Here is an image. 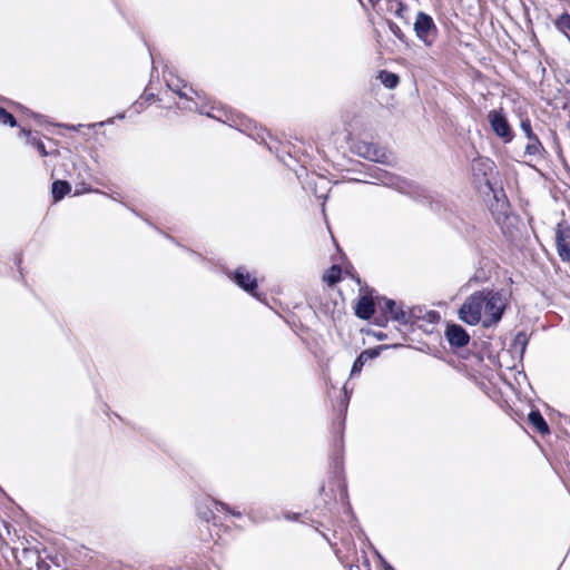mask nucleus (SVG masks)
<instances>
[{
	"instance_id": "25",
	"label": "nucleus",
	"mask_w": 570,
	"mask_h": 570,
	"mask_svg": "<svg viewBox=\"0 0 570 570\" xmlns=\"http://www.w3.org/2000/svg\"><path fill=\"white\" fill-rule=\"evenodd\" d=\"M371 176L376 180L373 184L393 185V177L386 171L377 170L374 175L371 174Z\"/></svg>"
},
{
	"instance_id": "36",
	"label": "nucleus",
	"mask_w": 570,
	"mask_h": 570,
	"mask_svg": "<svg viewBox=\"0 0 570 570\" xmlns=\"http://www.w3.org/2000/svg\"><path fill=\"white\" fill-rule=\"evenodd\" d=\"M421 39H422V40H424V42H425V45H426V46H431V45H432V42L429 40V38L423 37V38H421Z\"/></svg>"
},
{
	"instance_id": "31",
	"label": "nucleus",
	"mask_w": 570,
	"mask_h": 570,
	"mask_svg": "<svg viewBox=\"0 0 570 570\" xmlns=\"http://www.w3.org/2000/svg\"><path fill=\"white\" fill-rule=\"evenodd\" d=\"M49 564L45 560H39L37 562V569L38 570H49Z\"/></svg>"
},
{
	"instance_id": "37",
	"label": "nucleus",
	"mask_w": 570,
	"mask_h": 570,
	"mask_svg": "<svg viewBox=\"0 0 570 570\" xmlns=\"http://www.w3.org/2000/svg\"><path fill=\"white\" fill-rule=\"evenodd\" d=\"M248 517H249L250 519H253V520H256L253 511H250V512L248 513Z\"/></svg>"
},
{
	"instance_id": "42",
	"label": "nucleus",
	"mask_w": 570,
	"mask_h": 570,
	"mask_svg": "<svg viewBox=\"0 0 570 570\" xmlns=\"http://www.w3.org/2000/svg\"><path fill=\"white\" fill-rule=\"evenodd\" d=\"M452 17H453L454 19H456V20L459 19L458 14H455V13H453V14H452Z\"/></svg>"
},
{
	"instance_id": "27",
	"label": "nucleus",
	"mask_w": 570,
	"mask_h": 570,
	"mask_svg": "<svg viewBox=\"0 0 570 570\" xmlns=\"http://www.w3.org/2000/svg\"><path fill=\"white\" fill-rule=\"evenodd\" d=\"M208 502H210L214 505H219L222 510H224L225 512L230 513L234 517L239 518L242 515V513L239 511L230 509V507L227 503H225V502H222V501H218V500H208Z\"/></svg>"
},
{
	"instance_id": "33",
	"label": "nucleus",
	"mask_w": 570,
	"mask_h": 570,
	"mask_svg": "<svg viewBox=\"0 0 570 570\" xmlns=\"http://www.w3.org/2000/svg\"><path fill=\"white\" fill-rule=\"evenodd\" d=\"M155 97V95L153 92H147V90H145L144 95H142V98L146 100V102L153 100Z\"/></svg>"
},
{
	"instance_id": "19",
	"label": "nucleus",
	"mask_w": 570,
	"mask_h": 570,
	"mask_svg": "<svg viewBox=\"0 0 570 570\" xmlns=\"http://www.w3.org/2000/svg\"><path fill=\"white\" fill-rule=\"evenodd\" d=\"M528 420L539 433H549L548 423L539 410H532L528 415Z\"/></svg>"
},
{
	"instance_id": "43",
	"label": "nucleus",
	"mask_w": 570,
	"mask_h": 570,
	"mask_svg": "<svg viewBox=\"0 0 570 570\" xmlns=\"http://www.w3.org/2000/svg\"><path fill=\"white\" fill-rule=\"evenodd\" d=\"M377 337H379L380 340H382L384 336H383V334H379V335H377Z\"/></svg>"
},
{
	"instance_id": "16",
	"label": "nucleus",
	"mask_w": 570,
	"mask_h": 570,
	"mask_svg": "<svg viewBox=\"0 0 570 570\" xmlns=\"http://www.w3.org/2000/svg\"><path fill=\"white\" fill-rule=\"evenodd\" d=\"M385 6L386 11L404 20L406 24H410V20L405 18V13L409 11V6L405 2L401 0H385Z\"/></svg>"
},
{
	"instance_id": "39",
	"label": "nucleus",
	"mask_w": 570,
	"mask_h": 570,
	"mask_svg": "<svg viewBox=\"0 0 570 570\" xmlns=\"http://www.w3.org/2000/svg\"><path fill=\"white\" fill-rule=\"evenodd\" d=\"M116 118L122 119V118H125V115L124 114H119V115L116 116Z\"/></svg>"
},
{
	"instance_id": "23",
	"label": "nucleus",
	"mask_w": 570,
	"mask_h": 570,
	"mask_svg": "<svg viewBox=\"0 0 570 570\" xmlns=\"http://www.w3.org/2000/svg\"><path fill=\"white\" fill-rule=\"evenodd\" d=\"M439 21L443 24L448 36H455L456 32L459 33V36L462 35V32L458 29L456 24L454 23L451 17L441 16L439 17Z\"/></svg>"
},
{
	"instance_id": "17",
	"label": "nucleus",
	"mask_w": 570,
	"mask_h": 570,
	"mask_svg": "<svg viewBox=\"0 0 570 570\" xmlns=\"http://www.w3.org/2000/svg\"><path fill=\"white\" fill-rule=\"evenodd\" d=\"M208 500H214L213 498H205L197 504V513L199 518L209 522L215 519L214 509H217L219 505H214Z\"/></svg>"
},
{
	"instance_id": "22",
	"label": "nucleus",
	"mask_w": 570,
	"mask_h": 570,
	"mask_svg": "<svg viewBox=\"0 0 570 570\" xmlns=\"http://www.w3.org/2000/svg\"><path fill=\"white\" fill-rule=\"evenodd\" d=\"M554 26L557 30L563 36H569L570 33V13L563 11L554 19Z\"/></svg>"
},
{
	"instance_id": "5",
	"label": "nucleus",
	"mask_w": 570,
	"mask_h": 570,
	"mask_svg": "<svg viewBox=\"0 0 570 570\" xmlns=\"http://www.w3.org/2000/svg\"><path fill=\"white\" fill-rule=\"evenodd\" d=\"M352 151L370 161L374 163H381V164H387L389 163V156L386 155V151L384 148L380 147L376 144L368 142V141H356L352 146Z\"/></svg>"
},
{
	"instance_id": "1",
	"label": "nucleus",
	"mask_w": 570,
	"mask_h": 570,
	"mask_svg": "<svg viewBox=\"0 0 570 570\" xmlns=\"http://www.w3.org/2000/svg\"><path fill=\"white\" fill-rule=\"evenodd\" d=\"M482 298L483 302V325L491 326L501 321L504 311L509 304V295L504 291L483 289Z\"/></svg>"
},
{
	"instance_id": "40",
	"label": "nucleus",
	"mask_w": 570,
	"mask_h": 570,
	"mask_svg": "<svg viewBox=\"0 0 570 570\" xmlns=\"http://www.w3.org/2000/svg\"><path fill=\"white\" fill-rule=\"evenodd\" d=\"M428 315H429L430 317H432V316H435V313H434V312H429V313H428Z\"/></svg>"
},
{
	"instance_id": "7",
	"label": "nucleus",
	"mask_w": 570,
	"mask_h": 570,
	"mask_svg": "<svg viewBox=\"0 0 570 570\" xmlns=\"http://www.w3.org/2000/svg\"><path fill=\"white\" fill-rule=\"evenodd\" d=\"M520 128L529 140L524 148V154L528 156L543 157L546 149L540 141L539 137L533 132L531 121L529 118L521 119Z\"/></svg>"
},
{
	"instance_id": "34",
	"label": "nucleus",
	"mask_w": 570,
	"mask_h": 570,
	"mask_svg": "<svg viewBox=\"0 0 570 570\" xmlns=\"http://www.w3.org/2000/svg\"><path fill=\"white\" fill-rule=\"evenodd\" d=\"M370 2V4L372 6V8L375 10V11H379L377 7L380 6L381 3V0H367Z\"/></svg>"
},
{
	"instance_id": "12",
	"label": "nucleus",
	"mask_w": 570,
	"mask_h": 570,
	"mask_svg": "<svg viewBox=\"0 0 570 570\" xmlns=\"http://www.w3.org/2000/svg\"><path fill=\"white\" fill-rule=\"evenodd\" d=\"M232 279L244 291L254 294V291L257 288V279L252 276L244 267L237 268L233 275Z\"/></svg>"
},
{
	"instance_id": "15",
	"label": "nucleus",
	"mask_w": 570,
	"mask_h": 570,
	"mask_svg": "<svg viewBox=\"0 0 570 570\" xmlns=\"http://www.w3.org/2000/svg\"><path fill=\"white\" fill-rule=\"evenodd\" d=\"M405 193L419 202L429 204L431 206V208H433V202H434L433 195L431 194V191H429L424 187L419 186V185H409V190H406Z\"/></svg>"
},
{
	"instance_id": "21",
	"label": "nucleus",
	"mask_w": 570,
	"mask_h": 570,
	"mask_svg": "<svg viewBox=\"0 0 570 570\" xmlns=\"http://www.w3.org/2000/svg\"><path fill=\"white\" fill-rule=\"evenodd\" d=\"M71 187L70 184L66 180H56L52 183L51 193L52 198L56 202L61 200L67 194H69Z\"/></svg>"
},
{
	"instance_id": "14",
	"label": "nucleus",
	"mask_w": 570,
	"mask_h": 570,
	"mask_svg": "<svg viewBox=\"0 0 570 570\" xmlns=\"http://www.w3.org/2000/svg\"><path fill=\"white\" fill-rule=\"evenodd\" d=\"M379 356V351L376 348H368L361 352V354L354 361L351 368V376L358 375L362 372L364 364Z\"/></svg>"
},
{
	"instance_id": "26",
	"label": "nucleus",
	"mask_w": 570,
	"mask_h": 570,
	"mask_svg": "<svg viewBox=\"0 0 570 570\" xmlns=\"http://www.w3.org/2000/svg\"><path fill=\"white\" fill-rule=\"evenodd\" d=\"M341 278V268L338 266H332L330 274L325 276V281L330 285L336 284Z\"/></svg>"
},
{
	"instance_id": "3",
	"label": "nucleus",
	"mask_w": 570,
	"mask_h": 570,
	"mask_svg": "<svg viewBox=\"0 0 570 570\" xmlns=\"http://www.w3.org/2000/svg\"><path fill=\"white\" fill-rule=\"evenodd\" d=\"M482 292L471 294L459 309V317L469 325H476L483 316Z\"/></svg>"
},
{
	"instance_id": "30",
	"label": "nucleus",
	"mask_w": 570,
	"mask_h": 570,
	"mask_svg": "<svg viewBox=\"0 0 570 570\" xmlns=\"http://www.w3.org/2000/svg\"><path fill=\"white\" fill-rule=\"evenodd\" d=\"M114 119H115V118H109V119H107V120H105V121H99V122H96V124H90V125H88V128H95V127H97V126L102 127V126H105V125H107V124H112V122H114Z\"/></svg>"
},
{
	"instance_id": "8",
	"label": "nucleus",
	"mask_w": 570,
	"mask_h": 570,
	"mask_svg": "<svg viewBox=\"0 0 570 570\" xmlns=\"http://www.w3.org/2000/svg\"><path fill=\"white\" fill-rule=\"evenodd\" d=\"M556 247L562 262H570V226L560 222L556 227Z\"/></svg>"
},
{
	"instance_id": "4",
	"label": "nucleus",
	"mask_w": 570,
	"mask_h": 570,
	"mask_svg": "<svg viewBox=\"0 0 570 570\" xmlns=\"http://www.w3.org/2000/svg\"><path fill=\"white\" fill-rule=\"evenodd\" d=\"M495 168L494 161L489 157L476 156L472 159L471 171L473 179L476 184L484 185L492 189L490 184V177Z\"/></svg>"
},
{
	"instance_id": "41",
	"label": "nucleus",
	"mask_w": 570,
	"mask_h": 570,
	"mask_svg": "<svg viewBox=\"0 0 570 570\" xmlns=\"http://www.w3.org/2000/svg\"><path fill=\"white\" fill-rule=\"evenodd\" d=\"M135 106H140V107H141V106H142V102L137 101V102L135 104Z\"/></svg>"
},
{
	"instance_id": "18",
	"label": "nucleus",
	"mask_w": 570,
	"mask_h": 570,
	"mask_svg": "<svg viewBox=\"0 0 570 570\" xmlns=\"http://www.w3.org/2000/svg\"><path fill=\"white\" fill-rule=\"evenodd\" d=\"M20 135L26 136V142L35 147L42 157L48 156V151L46 149L43 141L37 135H33L30 130H27L26 128H22L20 130Z\"/></svg>"
},
{
	"instance_id": "2",
	"label": "nucleus",
	"mask_w": 570,
	"mask_h": 570,
	"mask_svg": "<svg viewBox=\"0 0 570 570\" xmlns=\"http://www.w3.org/2000/svg\"><path fill=\"white\" fill-rule=\"evenodd\" d=\"M379 306L384 314H390L393 321L402 325L414 324L420 318L421 309L411 308L405 309L402 303H396L394 299L382 297L379 299Z\"/></svg>"
},
{
	"instance_id": "24",
	"label": "nucleus",
	"mask_w": 570,
	"mask_h": 570,
	"mask_svg": "<svg viewBox=\"0 0 570 570\" xmlns=\"http://www.w3.org/2000/svg\"><path fill=\"white\" fill-rule=\"evenodd\" d=\"M0 125L10 127L18 125L16 117L3 107H0Z\"/></svg>"
},
{
	"instance_id": "9",
	"label": "nucleus",
	"mask_w": 570,
	"mask_h": 570,
	"mask_svg": "<svg viewBox=\"0 0 570 570\" xmlns=\"http://www.w3.org/2000/svg\"><path fill=\"white\" fill-rule=\"evenodd\" d=\"M166 83H167V87L176 92L180 98H184V99H187L189 100L191 104H189L187 106V109L188 110H196L198 111L199 114H206L208 117H212V118H216V119H219L223 121V119L220 117H218L217 115L215 114H212L209 111H204L203 109H199L198 108V105L197 102L193 101V98L188 96L187 91L183 90L184 88H187V83L184 82L181 79L179 78H170V79H166ZM229 118H227L226 120H224V122L228 121Z\"/></svg>"
},
{
	"instance_id": "13",
	"label": "nucleus",
	"mask_w": 570,
	"mask_h": 570,
	"mask_svg": "<svg viewBox=\"0 0 570 570\" xmlns=\"http://www.w3.org/2000/svg\"><path fill=\"white\" fill-rule=\"evenodd\" d=\"M375 313V304L368 296H362L355 306V315L362 320H370Z\"/></svg>"
},
{
	"instance_id": "10",
	"label": "nucleus",
	"mask_w": 570,
	"mask_h": 570,
	"mask_svg": "<svg viewBox=\"0 0 570 570\" xmlns=\"http://www.w3.org/2000/svg\"><path fill=\"white\" fill-rule=\"evenodd\" d=\"M413 31L415 36L436 35L438 28L433 17L424 11H419L413 22Z\"/></svg>"
},
{
	"instance_id": "38",
	"label": "nucleus",
	"mask_w": 570,
	"mask_h": 570,
	"mask_svg": "<svg viewBox=\"0 0 570 570\" xmlns=\"http://www.w3.org/2000/svg\"><path fill=\"white\" fill-rule=\"evenodd\" d=\"M189 91L195 94L197 97L199 96L198 92L196 90H194L191 87H189Z\"/></svg>"
},
{
	"instance_id": "11",
	"label": "nucleus",
	"mask_w": 570,
	"mask_h": 570,
	"mask_svg": "<svg viewBox=\"0 0 570 570\" xmlns=\"http://www.w3.org/2000/svg\"><path fill=\"white\" fill-rule=\"evenodd\" d=\"M445 336L451 346L463 347L468 345L470 336L466 331L459 324H451L446 327Z\"/></svg>"
},
{
	"instance_id": "35",
	"label": "nucleus",
	"mask_w": 570,
	"mask_h": 570,
	"mask_svg": "<svg viewBox=\"0 0 570 570\" xmlns=\"http://www.w3.org/2000/svg\"><path fill=\"white\" fill-rule=\"evenodd\" d=\"M384 570H395L390 563L385 562L383 563Z\"/></svg>"
},
{
	"instance_id": "6",
	"label": "nucleus",
	"mask_w": 570,
	"mask_h": 570,
	"mask_svg": "<svg viewBox=\"0 0 570 570\" xmlns=\"http://www.w3.org/2000/svg\"><path fill=\"white\" fill-rule=\"evenodd\" d=\"M488 120L498 137L504 142L512 141L514 135L502 109L491 110L488 115Z\"/></svg>"
},
{
	"instance_id": "20",
	"label": "nucleus",
	"mask_w": 570,
	"mask_h": 570,
	"mask_svg": "<svg viewBox=\"0 0 570 570\" xmlns=\"http://www.w3.org/2000/svg\"><path fill=\"white\" fill-rule=\"evenodd\" d=\"M377 79L387 89L396 88L400 82V77L396 73L387 70H380L377 73Z\"/></svg>"
},
{
	"instance_id": "44",
	"label": "nucleus",
	"mask_w": 570,
	"mask_h": 570,
	"mask_svg": "<svg viewBox=\"0 0 570 570\" xmlns=\"http://www.w3.org/2000/svg\"><path fill=\"white\" fill-rule=\"evenodd\" d=\"M566 1H567V2L569 3V6H570V0H566Z\"/></svg>"
},
{
	"instance_id": "28",
	"label": "nucleus",
	"mask_w": 570,
	"mask_h": 570,
	"mask_svg": "<svg viewBox=\"0 0 570 570\" xmlns=\"http://www.w3.org/2000/svg\"><path fill=\"white\" fill-rule=\"evenodd\" d=\"M528 344V336L523 332H519L514 337V345L520 346L521 352L523 353L525 350V346Z\"/></svg>"
},
{
	"instance_id": "29",
	"label": "nucleus",
	"mask_w": 570,
	"mask_h": 570,
	"mask_svg": "<svg viewBox=\"0 0 570 570\" xmlns=\"http://www.w3.org/2000/svg\"><path fill=\"white\" fill-rule=\"evenodd\" d=\"M386 23L389 26L390 31L393 33V36H405L401 28L392 20H386Z\"/></svg>"
},
{
	"instance_id": "32",
	"label": "nucleus",
	"mask_w": 570,
	"mask_h": 570,
	"mask_svg": "<svg viewBox=\"0 0 570 570\" xmlns=\"http://www.w3.org/2000/svg\"><path fill=\"white\" fill-rule=\"evenodd\" d=\"M63 128L68 129V130H79L81 127H83V125L79 124V125H62Z\"/></svg>"
}]
</instances>
